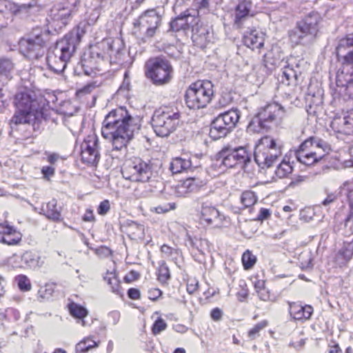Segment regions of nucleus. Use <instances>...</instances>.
<instances>
[{
  "mask_svg": "<svg viewBox=\"0 0 353 353\" xmlns=\"http://www.w3.org/2000/svg\"><path fill=\"white\" fill-rule=\"evenodd\" d=\"M4 320L7 319L9 321L18 322L21 319V314L19 311L14 307H8L5 311H3Z\"/></svg>",
  "mask_w": 353,
  "mask_h": 353,
  "instance_id": "46",
  "label": "nucleus"
},
{
  "mask_svg": "<svg viewBox=\"0 0 353 353\" xmlns=\"http://www.w3.org/2000/svg\"><path fill=\"white\" fill-rule=\"evenodd\" d=\"M252 7V3L250 0L241 1L235 8L234 24L238 28H241L243 23L249 16Z\"/></svg>",
  "mask_w": 353,
  "mask_h": 353,
  "instance_id": "26",
  "label": "nucleus"
},
{
  "mask_svg": "<svg viewBox=\"0 0 353 353\" xmlns=\"http://www.w3.org/2000/svg\"><path fill=\"white\" fill-rule=\"evenodd\" d=\"M81 63L84 74L90 77H95L98 73L103 72L108 65L98 43L92 47L88 53L83 54Z\"/></svg>",
  "mask_w": 353,
  "mask_h": 353,
  "instance_id": "12",
  "label": "nucleus"
},
{
  "mask_svg": "<svg viewBox=\"0 0 353 353\" xmlns=\"http://www.w3.org/2000/svg\"><path fill=\"white\" fill-rule=\"evenodd\" d=\"M256 114L270 128L274 121L284 117L285 109L279 103L273 102L261 108Z\"/></svg>",
  "mask_w": 353,
  "mask_h": 353,
  "instance_id": "20",
  "label": "nucleus"
},
{
  "mask_svg": "<svg viewBox=\"0 0 353 353\" xmlns=\"http://www.w3.org/2000/svg\"><path fill=\"white\" fill-rule=\"evenodd\" d=\"M162 21V14L157 9H149L143 12L133 23L144 32L145 37H153L159 29Z\"/></svg>",
  "mask_w": 353,
  "mask_h": 353,
  "instance_id": "13",
  "label": "nucleus"
},
{
  "mask_svg": "<svg viewBox=\"0 0 353 353\" xmlns=\"http://www.w3.org/2000/svg\"><path fill=\"white\" fill-rule=\"evenodd\" d=\"M39 213L54 221H60L62 219L61 208L57 207V201L54 199H52L46 204L43 205Z\"/></svg>",
  "mask_w": 353,
  "mask_h": 353,
  "instance_id": "28",
  "label": "nucleus"
},
{
  "mask_svg": "<svg viewBox=\"0 0 353 353\" xmlns=\"http://www.w3.org/2000/svg\"><path fill=\"white\" fill-rule=\"evenodd\" d=\"M21 240V234L20 232L10 233L9 235H6L0 237V242L9 245H17Z\"/></svg>",
  "mask_w": 353,
  "mask_h": 353,
  "instance_id": "45",
  "label": "nucleus"
},
{
  "mask_svg": "<svg viewBox=\"0 0 353 353\" xmlns=\"http://www.w3.org/2000/svg\"><path fill=\"white\" fill-rule=\"evenodd\" d=\"M98 85L97 84L96 81H92L86 85H85L82 88L79 89L77 92L79 94H89L94 89H95Z\"/></svg>",
  "mask_w": 353,
  "mask_h": 353,
  "instance_id": "56",
  "label": "nucleus"
},
{
  "mask_svg": "<svg viewBox=\"0 0 353 353\" xmlns=\"http://www.w3.org/2000/svg\"><path fill=\"white\" fill-rule=\"evenodd\" d=\"M167 327V323L161 317H159L154 323L152 331L154 335L159 334Z\"/></svg>",
  "mask_w": 353,
  "mask_h": 353,
  "instance_id": "50",
  "label": "nucleus"
},
{
  "mask_svg": "<svg viewBox=\"0 0 353 353\" xmlns=\"http://www.w3.org/2000/svg\"><path fill=\"white\" fill-rule=\"evenodd\" d=\"M257 196L253 191L246 190L242 192L241 202L245 208H250L254 205L257 201Z\"/></svg>",
  "mask_w": 353,
  "mask_h": 353,
  "instance_id": "43",
  "label": "nucleus"
},
{
  "mask_svg": "<svg viewBox=\"0 0 353 353\" xmlns=\"http://www.w3.org/2000/svg\"><path fill=\"white\" fill-rule=\"evenodd\" d=\"M22 261L30 268H36L40 266L39 257L32 253L27 251L21 256Z\"/></svg>",
  "mask_w": 353,
  "mask_h": 353,
  "instance_id": "40",
  "label": "nucleus"
},
{
  "mask_svg": "<svg viewBox=\"0 0 353 353\" xmlns=\"http://www.w3.org/2000/svg\"><path fill=\"white\" fill-rule=\"evenodd\" d=\"M98 45L108 65H121L123 63L125 51L122 40L107 38L98 43Z\"/></svg>",
  "mask_w": 353,
  "mask_h": 353,
  "instance_id": "14",
  "label": "nucleus"
},
{
  "mask_svg": "<svg viewBox=\"0 0 353 353\" xmlns=\"http://www.w3.org/2000/svg\"><path fill=\"white\" fill-rule=\"evenodd\" d=\"M81 157L84 163L96 165L100 159L99 139L95 134L88 136L81 145Z\"/></svg>",
  "mask_w": 353,
  "mask_h": 353,
  "instance_id": "17",
  "label": "nucleus"
},
{
  "mask_svg": "<svg viewBox=\"0 0 353 353\" xmlns=\"http://www.w3.org/2000/svg\"><path fill=\"white\" fill-rule=\"evenodd\" d=\"M304 63L303 60L296 61L295 58H291L288 61L283 70L281 81L288 85H296L301 81L303 70L301 65Z\"/></svg>",
  "mask_w": 353,
  "mask_h": 353,
  "instance_id": "18",
  "label": "nucleus"
},
{
  "mask_svg": "<svg viewBox=\"0 0 353 353\" xmlns=\"http://www.w3.org/2000/svg\"><path fill=\"white\" fill-rule=\"evenodd\" d=\"M162 292L158 288H152L148 290V298L150 300L156 301L161 295Z\"/></svg>",
  "mask_w": 353,
  "mask_h": 353,
  "instance_id": "63",
  "label": "nucleus"
},
{
  "mask_svg": "<svg viewBox=\"0 0 353 353\" xmlns=\"http://www.w3.org/2000/svg\"><path fill=\"white\" fill-rule=\"evenodd\" d=\"M173 68L170 61L157 57L149 59L145 65V77L155 85H164L170 82Z\"/></svg>",
  "mask_w": 353,
  "mask_h": 353,
  "instance_id": "9",
  "label": "nucleus"
},
{
  "mask_svg": "<svg viewBox=\"0 0 353 353\" xmlns=\"http://www.w3.org/2000/svg\"><path fill=\"white\" fill-rule=\"evenodd\" d=\"M196 203L201 205L200 219L208 225H212L215 228H220L225 223H229V218L226 217L208 201H204L203 199H196Z\"/></svg>",
  "mask_w": 353,
  "mask_h": 353,
  "instance_id": "16",
  "label": "nucleus"
},
{
  "mask_svg": "<svg viewBox=\"0 0 353 353\" xmlns=\"http://www.w3.org/2000/svg\"><path fill=\"white\" fill-rule=\"evenodd\" d=\"M192 39L201 46L205 45L210 41V32L207 27L201 26L192 28Z\"/></svg>",
  "mask_w": 353,
  "mask_h": 353,
  "instance_id": "33",
  "label": "nucleus"
},
{
  "mask_svg": "<svg viewBox=\"0 0 353 353\" xmlns=\"http://www.w3.org/2000/svg\"><path fill=\"white\" fill-rule=\"evenodd\" d=\"M259 299L263 301H274V297L271 295L270 292L267 288L259 290L256 292Z\"/></svg>",
  "mask_w": 353,
  "mask_h": 353,
  "instance_id": "54",
  "label": "nucleus"
},
{
  "mask_svg": "<svg viewBox=\"0 0 353 353\" xmlns=\"http://www.w3.org/2000/svg\"><path fill=\"white\" fill-rule=\"evenodd\" d=\"M233 129L217 116L210 124L209 135L213 140H218L226 137Z\"/></svg>",
  "mask_w": 353,
  "mask_h": 353,
  "instance_id": "24",
  "label": "nucleus"
},
{
  "mask_svg": "<svg viewBox=\"0 0 353 353\" xmlns=\"http://www.w3.org/2000/svg\"><path fill=\"white\" fill-rule=\"evenodd\" d=\"M121 174L124 179L132 182L145 183L153 175L152 165L150 161L134 157L125 163Z\"/></svg>",
  "mask_w": 353,
  "mask_h": 353,
  "instance_id": "11",
  "label": "nucleus"
},
{
  "mask_svg": "<svg viewBox=\"0 0 353 353\" xmlns=\"http://www.w3.org/2000/svg\"><path fill=\"white\" fill-rule=\"evenodd\" d=\"M214 85L208 80H198L192 83L185 91V104L190 109L205 108L214 96Z\"/></svg>",
  "mask_w": 353,
  "mask_h": 353,
  "instance_id": "7",
  "label": "nucleus"
},
{
  "mask_svg": "<svg viewBox=\"0 0 353 353\" xmlns=\"http://www.w3.org/2000/svg\"><path fill=\"white\" fill-rule=\"evenodd\" d=\"M320 148H325L324 150H326L327 148V143L319 138L310 137L299 145V149L296 152H305L311 151L312 148L319 150Z\"/></svg>",
  "mask_w": 353,
  "mask_h": 353,
  "instance_id": "29",
  "label": "nucleus"
},
{
  "mask_svg": "<svg viewBox=\"0 0 353 353\" xmlns=\"http://www.w3.org/2000/svg\"><path fill=\"white\" fill-rule=\"evenodd\" d=\"M242 263L245 270L251 269L256 262V257L247 250L242 255Z\"/></svg>",
  "mask_w": 353,
  "mask_h": 353,
  "instance_id": "44",
  "label": "nucleus"
},
{
  "mask_svg": "<svg viewBox=\"0 0 353 353\" xmlns=\"http://www.w3.org/2000/svg\"><path fill=\"white\" fill-rule=\"evenodd\" d=\"M68 307L70 315L77 320V323L83 326L87 325L84 319L88 316V311L85 307L74 302L69 303Z\"/></svg>",
  "mask_w": 353,
  "mask_h": 353,
  "instance_id": "32",
  "label": "nucleus"
},
{
  "mask_svg": "<svg viewBox=\"0 0 353 353\" xmlns=\"http://www.w3.org/2000/svg\"><path fill=\"white\" fill-rule=\"evenodd\" d=\"M345 225L353 232V212H349L345 219Z\"/></svg>",
  "mask_w": 353,
  "mask_h": 353,
  "instance_id": "64",
  "label": "nucleus"
},
{
  "mask_svg": "<svg viewBox=\"0 0 353 353\" xmlns=\"http://www.w3.org/2000/svg\"><path fill=\"white\" fill-rule=\"evenodd\" d=\"M141 125L123 107L110 111L103 121L101 134L112 144V151H126L128 142Z\"/></svg>",
  "mask_w": 353,
  "mask_h": 353,
  "instance_id": "1",
  "label": "nucleus"
},
{
  "mask_svg": "<svg viewBox=\"0 0 353 353\" xmlns=\"http://www.w3.org/2000/svg\"><path fill=\"white\" fill-rule=\"evenodd\" d=\"M353 256V240L345 241L335 256V261L339 267L345 266Z\"/></svg>",
  "mask_w": 353,
  "mask_h": 353,
  "instance_id": "27",
  "label": "nucleus"
},
{
  "mask_svg": "<svg viewBox=\"0 0 353 353\" xmlns=\"http://www.w3.org/2000/svg\"><path fill=\"white\" fill-rule=\"evenodd\" d=\"M191 14V11H195V19L198 21V17L201 14H205L210 11V0H194L192 8L187 9Z\"/></svg>",
  "mask_w": 353,
  "mask_h": 353,
  "instance_id": "35",
  "label": "nucleus"
},
{
  "mask_svg": "<svg viewBox=\"0 0 353 353\" xmlns=\"http://www.w3.org/2000/svg\"><path fill=\"white\" fill-rule=\"evenodd\" d=\"M19 232L17 230L8 224H0V237L9 235L10 233Z\"/></svg>",
  "mask_w": 353,
  "mask_h": 353,
  "instance_id": "55",
  "label": "nucleus"
},
{
  "mask_svg": "<svg viewBox=\"0 0 353 353\" xmlns=\"http://www.w3.org/2000/svg\"><path fill=\"white\" fill-rule=\"evenodd\" d=\"M289 307L290 315L297 321L307 320L313 313V307L310 305H302L299 303L290 302Z\"/></svg>",
  "mask_w": 353,
  "mask_h": 353,
  "instance_id": "25",
  "label": "nucleus"
},
{
  "mask_svg": "<svg viewBox=\"0 0 353 353\" xmlns=\"http://www.w3.org/2000/svg\"><path fill=\"white\" fill-rule=\"evenodd\" d=\"M54 288L53 285L49 284V285H46L45 286L44 290L41 289L39 291V292L40 294L41 297H42L43 299H49L50 296L54 292Z\"/></svg>",
  "mask_w": 353,
  "mask_h": 353,
  "instance_id": "58",
  "label": "nucleus"
},
{
  "mask_svg": "<svg viewBox=\"0 0 353 353\" xmlns=\"http://www.w3.org/2000/svg\"><path fill=\"white\" fill-rule=\"evenodd\" d=\"M74 8L58 4L52 7L49 12L47 21L55 27L61 28L65 26L71 18Z\"/></svg>",
  "mask_w": 353,
  "mask_h": 353,
  "instance_id": "19",
  "label": "nucleus"
},
{
  "mask_svg": "<svg viewBox=\"0 0 353 353\" xmlns=\"http://www.w3.org/2000/svg\"><path fill=\"white\" fill-rule=\"evenodd\" d=\"M321 21V17L317 12L312 11L306 14L296 22L293 29L289 30L290 41L295 45L307 46L312 43L317 37Z\"/></svg>",
  "mask_w": 353,
  "mask_h": 353,
  "instance_id": "4",
  "label": "nucleus"
},
{
  "mask_svg": "<svg viewBox=\"0 0 353 353\" xmlns=\"http://www.w3.org/2000/svg\"><path fill=\"white\" fill-rule=\"evenodd\" d=\"M265 34L256 29H251L245 32L243 41L245 46L254 50L261 49L264 45Z\"/></svg>",
  "mask_w": 353,
  "mask_h": 353,
  "instance_id": "22",
  "label": "nucleus"
},
{
  "mask_svg": "<svg viewBox=\"0 0 353 353\" xmlns=\"http://www.w3.org/2000/svg\"><path fill=\"white\" fill-rule=\"evenodd\" d=\"M325 192L326 197L321 201V205L324 207H330L337 201L339 193L336 191L329 192L327 190H325Z\"/></svg>",
  "mask_w": 353,
  "mask_h": 353,
  "instance_id": "48",
  "label": "nucleus"
},
{
  "mask_svg": "<svg viewBox=\"0 0 353 353\" xmlns=\"http://www.w3.org/2000/svg\"><path fill=\"white\" fill-rule=\"evenodd\" d=\"M121 314L119 311H112L108 314L109 321L113 324L117 325L120 320Z\"/></svg>",
  "mask_w": 353,
  "mask_h": 353,
  "instance_id": "61",
  "label": "nucleus"
},
{
  "mask_svg": "<svg viewBox=\"0 0 353 353\" xmlns=\"http://www.w3.org/2000/svg\"><path fill=\"white\" fill-rule=\"evenodd\" d=\"M192 168V162L190 158L175 157L170 162V170L173 174L181 173Z\"/></svg>",
  "mask_w": 353,
  "mask_h": 353,
  "instance_id": "31",
  "label": "nucleus"
},
{
  "mask_svg": "<svg viewBox=\"0 0 353 353\" xmlns=\"http://www.w3.org/2000/svg\"><path fill=\"white\" fill-rule=\"evenodd\" d=\"M268 128L267 125L256 114L249 122L247 130L251 132H260L263 130H267Z\"/></svg>",
  "mask_w": 353,
  "mask_h": 353,
  "instance_id": "38",
  "label": "nucleus"
},
{
  "mask_svg": "<svg viewBox=\"0 0 353 353\" xmlns=\"http://www.w3.org/2000/svg\"><path fill=\"white\" fill-rule=\"evenodd\" d=\"M192 14L188 10L181 13L170 23V30L178 32L181 30H187L190 27L196 24L198 21L195 19V11H191Z\"/></svg>",
  "mask_w": 353,
  "mask_h": 353,
  "instance_id": "21",
  "label": "nucleus"
},
{
  "mask_svg": "<svg viewBox=\"0 0 353 353\" xmlns=\"http://www.w3.org/2000/svg\"><path fill=\"white\" fill-rule=\"evenodd\" d=\"M282 143L270 136L262 137L254 151V161L262 169L271 167L282 155Z\"/></svg>",
  "mask_w": 353,
  "mask_h": 353,
  "instance_id": "6",
  "label": "nucleus"
},
{
  "mask_svg": "<svg viewBox=\"0 0 353 353\" xmlns=\"http://www.w3.org/2000/svg\"><path fill=\"white\" fill-rule=\"evenodd\" d=\"M336 52L337 57L342 59L341 72L345 75L353 76V34L339 40Z\"/></svg>",
  "mask_w": 353,
  "mask_h": 353,
  "instance_id": "15",
  "label": "nucleus"
},
{
  "mask_svg": "<svg viewBox=\"0 0 353 353\" xmlns=\"http://www.w3.org/2000/svg\"><path fill=\"white\" fill-rule=\"evenodd\" d=\"M293 168L289 161L283 159L276 167L275 174L280 179L288 177L292 172Z\"/></svg>",
  "mask_w": 353,
  "mask_h": 353,
  "instance_id": "39",
  "label": "nucleus"
},
{
  "mask_svg": "<svg viewBox=\"0 0 353 353\" xmlns=\"http://www.w3.org/2000/svg\"><path fill=\"white\" fill-rule=\"evenodd\" d=\"M330 127L339 134L350 135L353 133V118L350 116L336 117L331 122Z\"/></svg>",
  "mask_w": 353,
  "mask_h": 353,
  "instance_id": "23",
  "label": "nucleus"
},
{
  "mask_svg": "<svg viewBox=\"0 0 353 353\" xmlns=\"http://www.w3.org/2000/svg\"><path fill=\"white\" fill-rule=\"evenodd\" d=\"M240 286L242 288L240 291L237 292V297L239 301L242 302L248 296V290L245 288L246 285L243 282V285H240Z\"/></svg>",
  "mask_w": 353,
  "mask_h": 353,
  "instance_id": "60",
  "label": "nucleus"
},
{
  "mask_svg": "<svg viewBox=\"0 0 353 353\" xmlns=\"http://www.w3.org/2000/svg\"><path fill=\"white\" fill-rule=\"evenodd\" d=\"M110 209V204L108 200H104L100 203L97 212L100 215L106 214Z\"/></svg>",
  "mask_w": 353,
  "mask_h": 353,
  "instance_id": "57",
  "label": "nucleus"
},
{
  "mask_svg": "<svg viewBox=\"0 0 353 353\" xmlns=\"http://www.w3.org/2000/svg\"><path fill=\"white\" fill-rule=\"evenodd\" d=\"M19 288L23 292H28L31 289V283L30 279L26 275H19L16 277Z\"/></svg>",
  "mask_w": 353,
  "mask_h": 353,
  "instance_id": "47",
  "label": "nucleus"
},
{
  "mask_svg": "<svg viewBox=\"0 0 353 353\" xmlns=\"http://www.w3.org/2000/svg\"><path fill=\"white\" fill-rule=\"evenodd\" d=\"M221 121L228 124V125L234 128L239 119V114L237 110H230L218 115Z\"/></svg>",
  "mask_w": 353,
  "mask_h": 353,
  "instance_id": "37",
  "label": "nucleus"
},
{
  "mask_svg": "<svg viewBox=\"0 0 353 353\" xmlns=\"http://www.w3.org/2000/svg\"><path fill=\"white\" fill-rule=\"evenodd\" d=\"M176 208L175 203H168L164 205H160L154 208V210L157 213H166L170 210H174Z\"/></svg>",
  "mask_w": 353,
  "mask_h": 353,
  "instance_id": "53",
  "label": "nucleus"
},
{
  "mask_svg": "<svg viewBox=\"0 0 353 353\" xmlns=\"http://www.w3.org/2000/svg\"><path fill=\"white\" fill-rule=\"evenodd\" d=\"M44 103L43 99L39 101L28 92L17 93L14 99L16 111L10 121L11 128L28 124L34 130H39L42 121H46L48 117L49 110Z\"/></svg>",
  "mask_w": 353,
  "mask_h": 353,
  "instance_id": "2",
  "label": "nucleus"
},
{
  "mask_svg": "<svg viewBox=\"0 0 353 353\" xmlns=\"http://www.w3.org/2000/svg\"><path fill=\"white\" fill-rule=\"evenodd\" d=\"M91 23L88 21H81L79 23L76 29L72 30L68 34H77V41L75 43V48L77 45L80 43L83 35L89 30L90 28Z\"/></svg>",
  "mask_w": 353,
  "mask_h": 353,
  "instance_id": "41",
  "label": "nucleus"
},
{
  "mask_svg": "<svg viewBox=\"0 0 353 353\" xmlns=\"http://www.w3.org/2000/svg\"><path fill=\"white\" fill-rule=\"evenodd\" d=\"M50 31L48 28L36 26L19 41L20 52L29 59H39L46 52Z\"/></svg>",
  "mask_w": 353,
  "mask_h": 353,
  "instance_id": "3",
  "label": "nucleus"
},
{
  "mask_svg": "<svg viewBox=\"0 0 353 353\" xmlns=\"http://www.w3.org/2000/svg\"><path fill=\"white\" fill-rule=\"evenodd\" d=\"M216 161L225 168L239 167L244 169L251 161V156L244 147L227 145L216 154Z\"/></svg>",
  "mask_w": 353,
  "mask_h": 353,
  "instance_id": "10",
  "label": "nucleus"
},
{
  "mask_svg": "<svg viewBox=\"0 0 353 353\" xmlns=\"http://www.w3.org/2000/svg\"><path fill=\"white\" fill-rule=\"evenodd\" d=\"M179 112L168 108L156 110L151 119L152 127L158 137H166L174 132L180 120Z\"/></svg>",
  "mask_w": 353,
  "mask_h": 353,
  "instance_id": "8",
  "label": "nucleus"
},
{
  "mask_svg": "<svg viewBox=\"0 0 353 353\" xmlns=\"http://www.w3.org/2000/svg\"><path fill=\"white\" fill-rule=\"evenodd\" d=\"M82 341L89 351L99 346V343L94 341L92 337H85Z\"/></svg>",
  "mask_w": 353,
  "mask_h": 353,
  "instance_id": "59",
  "label": "nucleus"
},
{
  "mask_svg": "<svg viewBox=\"0 0 353 353\" xmlns=\"http://www.w3.org/2000/svg\"><path fill=\"white\" fill-rule=\"evenodd\" d=\"M127 230L133 235L143 234L144 231L143 225L133 221H127Z\"/></svg>",
  "mask_w": 353,
  "mask_h": 353,
  "instance_id": "49",
  "label": "nucleus"
},
{
  "mask_svg": "<svg viewBox=\"0 0 353 353\" xmlns=\"http://www.w3.org/2000/svg\"><path fill=\"white\" fill-rule=\"evenodd\" d=\"M13 68L14 64L10 59L6 58L0 59V77L10 79Z\"/></svg>",
  "mask_w": 353,
  "mask_h": 353,
  "instance_id": "42",
  "label": "nucleus"
},
{
  "mask_svg": "<svg viewBox=\"0 0 353 353\" xmlns=\"http://www.w3.org/2000/svg\"><path fill=\"white\" fill-rule=\"evenodd\" d=\"M77 34H67L57 41L52 52L48 53L46 61L48 68L54 73L60 74L64 71L76 49Z\"/></svg>",
  "mask_w": 353,
  "mask_h": 353,
  "instance_id": "5",
  "label": "nucleus"
},
{
  "mask_svg": "<svg viewBox=\"0 0 353 353\" xmlns=\"http://www.w3.org/2000/svg\"><path fill=\"white\" fill-rule=\"evenodd\" d=\"M268 325L267 321H261L255 325L248 332V335L251 339H254L259 332L265 327Z\"/></svg>",
  "mask_w": 353,
  "mask_h": 353,
  "instance_id": "52",
  "label": "nucleus"
},
{
  "mask_svg": "<svg viewBox=\"0 0 353 353\" xmlns=\"http://www.w3.org/2000/svg\"><path fill=\"white\" fill-rule=\"evenodd\" d=\"M41 173L44 178L48 179L50 177L54 176V168L51 166H44L41 168Z\"/></svg>",
  "mask_w": 353,
  "mask_h": 353,
  "instance_id": "62",
  "label": "nucleus"
},
{
  "mask_svg": "<svg viewBox=\"0 0 353 353\" xmlns=\"http://www.w3.org/2000/svg\"><path fill=\"white\" fill-rule=\"evenodd\" d=\"M297 160L307 165H312L324 157L323 152H315L311 150L307 152H296Z\"/></svg>",
  "mask_w": 353,
  "mask_h": 353,
  "instance_id": "30",
  "label": "nucleus"
},
{
  "mask_svg": "<svg viewBox=\"0 0 353 353\" xmlns=\"http://www.w3.org/2000/svg\"><path fill=\"white\" fill-rule=\"evenodd\" d=\"M170 278V271L167 266L162 265L159 268L158 279L161 283L167 282Z\"/></svg>",
  "mask_w": 353,
  "mask_h": 353,
  "instance_id": "51",
  "label": "nucleus"
},
{
  "mask_svg": "<svg viewBox=\"0 0 353 353\" xmlns=\"http://www.w3.org/2000/svg\"><path fill=\"white\" fill-rule=\"evenodd\" d=\"M205 185V182L199 177L187 178L182 183L181 188L185 193L196 192Z\"/></svg>",
  "mask_w": 353,
  "mask_h": 353,
  "instance_id": "34",
  "label": "nucleus"
},
{
  "mask_svg": "<svg viewBox=\"0 0 353 353\" xmlns=\"http://www.w3.org/2000/svg\"><path fill=\"white\" fill-rule=\"evenodd\" d=\"M104 280L110 286L111 291L118 295L122 296V290L116 273L114 272H108L103 277Z\"/></svg>",
  "mask_w": 353,
  "mask_h": 353,
  "instance_id": "36",
  "label": "nucleus"
}]
</instances>
